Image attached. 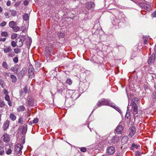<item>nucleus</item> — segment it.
Here are the masks:
<instances>
[{
	"mask_svg": "<svg viewBox=\"0 0 156 156\" xmlns=\"http://www.w3.org/2000/svg\"><path fill=\"white\" fill-rule=\"evenodd\" d=\"M102 105H108L112 107H116L115 104L109 102L104 99H101V101H98L97 103V105L98 107L101 106Z\"/></svg>",
	"mask_w": 156,
	"mask_h": 156,
	"instance_id": "f257e3e1",
	"label": "nucleus"
},
{
	"mask_svg": "<svg viewBox=\"0 0 156 156\" xmlns=\"http://www.w3.org/2000/svg\"><path fill=\"white\" fill-rule=\"evenodd\" d=\"M23 146L20 144H17L15 147V151L16 154L20 153L23 149Z\"/></svg>",
	"mask_w": 156,
	"mask_h": 156,
	"instance_id": "f03ea898",
	"label": "nucleus"
},
{
	"mask_svg": "<svg viewBox=\"0 0 156 156\" xmlns=\"http://www.w3.org/2000/svg\"><path fill=\"white\" fill-rule=\"evenodd\" d=\"M133 114L134 117H137L140 116L142 114L141 110H138V108H133Z\"/></svg>",
	"mask_w": 156,
	"mask_h": 156,
	"instance_id": "7ed1b4c3",
	"label": "nucleus"
},
{
	"mask_svg": "<svg viewBox=\"0 0 156 156\" xmlns=\"http://www.w3.org/2000/svg\"><path fill=\"white\" fill-rule=\"evenodd\" d=\"M35 101L32 98L30 97L28 99V103L29 106L34 107L36 105Z\"/></svg>",
	"mask_w": 156,
	"mask_h": 156,
	"instance_id": "20e7f679",
	"label": "nucleus"
},
{
	"mask_svg": "<svg viewBox=\"0 0 156 156\" xmlns=\"http://www.w3.org/2000/svg\"><path fill=\"white\" fill-rule=\"evenodd\" d=\"M34 70L32 66H30L28 70L29 76L30 78H32L34 77Z\"/></svg>",
	"mask_w": 156,
	"mask_h": 156,
	"instance_id": "39448f33",
	"label": "nucleus"
},
{
	"mask_svg": "<svg viewBox=\"0 0 156 156\" xmlns=\"http://www.w3.org/2000/svg\"><path fill=\"white\" fill-rule=\"evenodd\" d=\"M123 129V128L122 125L118 126L115 130V133L116 134H121L122 133Z\"/></svg>",
	"mask_w": 156,
	"mask_h": 156,
	"instance_id": "423d86ee",
	"label": "nucleus"
},
{
	"mask_svg": "<svg viewBox=\"0 0 156 156\" xmlns=\"http://www.w3.org/2000/svg\"><path fill=\"white\" fill-rule=\"evenodd\" d=\"M107 153L109 155H112L115 151V147L112 146L109 147L107 149Z\"/></svg>",
	"mask_w": 156,
	"mask_h": 156,
	"instance_id": "0eeeda50",
	"label": "nucleus"
},
{
	"mask_svg": "<svg viewBox=\"0 0 156 156\" xmlns=\"http://www.w3.org/2000/svg\"><path fill=\"white\" fill-rule=\"evenodd\" d=\"M129 136L132 137L136 133V129L134 126H132L129 129Z\"/></svg>",
	"mask_w": 156,
	"mask_h": 156,
	"instance_id": "6e6552de",
	"label": "nucleus"
},
{
	"mask_svg": "<svg viewBox=\"0 0 156 156\" xmlns=\"http://www.w3.org/2000/svg\"><path fill=\"white\" fill-rule=\"evenodd\" d=\"M155 58V55L154 54H152L149 57V58L148 59V63L149 65L152 64V63L154 62Z\"/></svg>",
	"mask_w": 156,
	"mask_h": 156,
	"instance_id": "1a4fd4ad",
	"label": "nucleus"
},
{
	"mask_svg": "<svg viewBox=\"0 0 156 156\" xmlns=\"http://www.w3.org/2000/svg\"><path fill=\"white\" fill-rule=\"evenodd\" d=\"M27 126V125L26 126L25 125L21 126L20 127V128H19V129L21 131V133L23 134H25L27 132V129L26 127Z\"/></svg>",
	"mask_w": 156,
	"mask_h": 156,
	"instance_id": "9d476101",
	"label": "nucleus"
},
{
	"mask_svg": "<svg viewBox=\"0 0 156 156\" xmlns=\"http://www.w3.org/2000/svg\"><path fill=\"white\" fill-rule=\"evenodd\" d=\"M94 6V4L93 2L87 3L86 5V7L87 9H91Z\"/></svg>",
	"mask_w": 156,
	"mask_h": 156,
	"instance_id": "9b49d317",
	"label": "nucleus"
},
{
	"mask_svg": "<svg viewBox=\"0 0 156 156\" xmlns=\"http://www.w3.org/2000/svg\"><path fill=\"white\" fill-rule=\"evenodd\" d=\"M9 124V121L8 120H6L4 123L3 126V129L4 130H6L8 128Z\"/></svg>",
	"mask_w": 156,
	"mask_h": 156,
	"instance_id": "f8f14e48",
	"label": "nucleus"
},
{
	"mask_svg": "<svg viewBox=\"0 0 156 156\" xmlns=\"http://www.w3.org/2000/svg\"><path fill=\"white\" fill-rule=\"evenodd\" d=\"M3 140L5 142H7L9 140V137L7 133L4 134L3 136Z\"/></svg>",
	"mask_w": 156,
	"mask_h": 156,
	"instance_id": "ddd939ff",
	"label": "nucleus"
},
{
	"mask_svg": "<svg viewBox=\"0 0 156 156\" xmlns=\"http://www.w3.org/2000/svg\"><path fill=\"white\" fill-rule=\"evenodd\" d=\"M128 140V137L127 136H123L121 140V142L122 144H126Z\"/></svg>",
	"mask_w": 156,
	"mask_h": 156,
	"instance_id": "4468645a",
	"label": "nucleus"
},
{
	"mask_svg": "<svg viewBox=\"0 0 156 156\" xmlns=\"http://www.w3.org/2000/svg\"><path fill=\"white\" fill-rule=\"evenodd\" d=\"M119 140V137L117 136H114L111 139L112 142L114 144L117 143Z\"/></svg>",
	"mask_w": 156,
	"mask_h": 156,
	"instance_id": "2eb2a0df",
	"label": "nucleus"
},
{
	"mask_svg": "<svg viewBox=\"0 0 156 156\" xmlns=\"http://www.w3.org/2000/svg\"><path fill=\"white\" fill-rule=\"evenodd\" d=\"M12 51L11 47L10 46L6 47L3 49V51L5 53H8Z\"/></svg>",
	"mask_w": 156,
	"mask_h": 156,
	"instance_id": "dca6fc26",
	"label": "nucleus"
},
{
	"mask_svg": "<svg viewBox=\"0 0 156 156\" xmlns=\"http://www.w3.org/2000/svg\"><path fill=\"white\" fill-rule=\"evenodd\" d=\"M10 78L12 79V81L13 83H15L17 81V78L13 74L10 75Z\"/></svg>",
	"mask_w": 156,
	"mask_h": 156,
	"instance_id": "f3484780",
	"label": "nucleus"
},
{
	"mask_svg": "<svg viewBox=\"0 0 156 156\" xmlns=\"http://www.w3.org/2000/svg\"><path fill=\"white\" fill-rule=\"evenodd\" d=\"M16 25L15 22L13 21H11L9 23V25L10 27L12 29L16 26Z\"/></svg>",
	"mask_w": 156,
	"mask_h": 156,
	"instance_id": "a211bd4d",
	"label": "nucleus"
},
{
	"mask_svg": "<svg viewBox=\"0 0 156 156\" xmlns=\"http://www.w3.org/2000/svg\"><path fill=\"white\" fill-rule=\"evenodd\" d=\"M10 118L12 121L15 120L16 119V116L13 114L11 113L10 115Z\"/></svg>",
	"mask_w": 156,
	"mask_h": 156,
	"instance_id": "6ab92c4d",
	"label": "nucleus"
},
{
	"mask_svg": "<svg viewBox=\"0 0 156 156\" xmlns=\"http://www.w3.org/2000/svg\"><path fill=\"white\" fill-rule=\"evenodd\" d=\"M12 29L13 31L15 32H17L20 30V27L18 26H15Z\"/></svg>",
	"mask_w": 156,
	"mask_h": 156,
	"instance_id": "aec40b11",
	"label": "nucleus"
},
{
	"mask_svg": "<svg viewBox=\"0 0 156 156\" xmlns=\"http://www.w3.org/2000/svg\"><path fill=\"white\" fill-rule=\"evenodd\" d=\"M23 41L21 39H20V40L18 41L17 42V43H18V45L17 47H20L23 45Z\"/></svg>",
	"mask_w": 156,
	"mask_h": 156,
	"instance_id": "412c9836",
	"label": "nucleus"
},
{
	"mask_svg": "<svg viewBox=\"0 0 156 156\" xmlns=\"http://www.w3.org/2000/svg\"><path fill=\"white\" fill-rule=\"evenodd\" d=\"M138 147L139 146L138 145L133 143L132 144V146L131 147V150H133L134 149V148L137 149L138 148Z\"/></svg>",
	"mask_w": 156,
	"mask_h": 156,
	"instance_id": "4be33fe9",
	"label": "nucleus"
},
{
	"mask_svg": "<svg viewBox=\"0 0 156 156\" xmlns=\"http://www.w3.org/2000/svg\"><path fill=\"white\" fill-rule=\"evenodd\" d=\"M64 85L62 84L61 86L58 87V90L59 91H62L63 90H64Z\"/></svg>",
	"mask_w": 156,
	"mask_h": 156,
	"instance_id": "5701e85b",
	"label": "nucleus"
},
{
	"mask_svg": "<svg viewBox=\"0 0 156 156\" xmlns=\"http://www.w3.org/2000/svg\"><path fill=\"white\" fill-rule=\"evenodd\" d=\"M10 12L12 16H15L16 14V12L14 10H10Z\"/></svg>",
	"mask_w": 156,
	"mask_h": 156,
	"instance_id": "b1692460",
	"label": "nucleus"
},
{
	"mask_svg": "<svg viewBox=\"0 0 156 156\" xmlns=\"http://www.w3.org/2000/svg\"><path fill=\"white\" fill-rule=\"evenodd\" d=\"M1 35L2 37H7L8 35V34L6 31H4L1 33Z\"/></svg>",
	"mask_w": 156,
	"mask_h": 156,
	"instance_id": "393cba45",
	"label": "nucleus"
},
{
	"mask_svg": "<svg viewBox=\"0 0 156 156\" xmlns=\"http://www.w3.org/2000/svg\"><path fill=\"white\" fill-rule=\"evenodd\" d=\"M4 153V147H0V155H2Z\"/></svg>",
	"mask_w": 156,
	"mask_h": 156,
	"instance_id": "a878e982",
	"label": "nucleus"
},
{
	"mask_svg": "<svg viewBox=\"0 0 156 156\" xmlns=\"http://www.w3.org/2000/svg\"><path fill=\"white\" fill-rule=\"evenodd\" d=\"M17 36V35L16 33H12L11 36V38L12 39H16Z\"/></svg>",
	"mask_w": 156,
	"mask_h": 156,
	"instance_id": "bb28decb",
	"label": "nucleus"
},
{
	"mask_svg": "<svg viewBox=\"0 0 156 156\" xmlns=\"http://www.w3.org/2000/svg\"><path fill=\"white\" fill-rule=\"evenodd\" d=\"M2 66L4 68L6 69H7L8 68V65L5 62H3Z\"/></svg>",
	"mask_w": 156,
	"mask_h": 156,
	"instance_id": "cd10ccee",
	"label": "nucleus"
},
{
	"mask_svg": "<svg viewBox=\"0 0 156 156\" xmlns=\"http://www.w3.org/2000/svg\"><path fill=\"white\" fill-rule=\"evenodd\" d=\"M23 19L26 21L27 20L29 19V17H28V14H26V13L24 14L23 15Z\"/></svg>",
	"mask_w": 156,
	"mask_h": 156,
	"instance_id": "c85d7f7f",
	"label": "nucleus"
},
{
	"mask_svg": "<svg viewBox=\"0 0 156 156\" xmlns=\"http://www.w3.org/2000/svg\"><path fill=\"white\" fill-rule=\"evenodd\" d=\"M11 70L14 73H16L18 70V69L16 66L11 67Z\"/></svg>",
	"mask_w": 156,
	"mask_h": 156,
	"instance_id": "c756f323",
	"label": "nucleus"
},
{
	"mask_svg": "<svg viewBox=\"0 0 156 156\" xmlns=\"http://www.w3.org/2000/svg\"><path fill=\"white\" fill-rule=\"evenodd\" d=\"M23 91L25 94H27L28 91V87L27 86H26L23 88Z\"/></svg>",
	"mask_w": 156,
	"mask_h": 156,
	"instance_id": "7c9ffc66",
	"label": "nucleus"
},
{
	"mask_svg": "<svg viewBox=\"0 0 156 156\" xmlns=\"http://www.w3.org/2000/svg\"><path fill=\"white\" fill-rule=\"evenodd\" d=\"M14 51L17 54L20 52L21 50L19 48H17L14 49Z\"/></svg>",
	"mask_w": 156,
	"mask_h": 156,
	"instance_id": "2f4dec72",
	"label": "nucleus"
},
{
	"mask_svg": "<svg viewBox=\"0 0 156 156\" xmlns=\"http://www.w3.org/2000/svg\"><path fill=\"white\" fill-rule=\"evenodd\" d=\"M130 106L133 108L137 107V106L136 105V104L134 101L132 102L130 104Z\"/></svg>",
	"mask_w": 156,
	"mask_h": 156,
	"instance_id": "473e14b6",
	"label": "nucleus"
},
{
	"mask_svg": "<svg viewBox=\"0 0 156 156\" xmlns=\"http://www.w3.org/2000/svg\"><path fill=\"white\" fill-rule=\"evenodd\" d=\"M66 82L69 85H70L72 83V80L68 78L66 80Z\"/></svg>",
	"mask_w": 156,
	"mask_h": 156,
	"instance_id": "72a5a7b5",
	"label": "nucleus"
},
{
	"mask_svg": "<svg viewBox=\"0 0 156 156\" xmlns=\"http://www.w3.org/2000/svg\"><path fill=\"white\" fill-rule=\"evenodd\" d=\"M23 119L22 117H20L19 119L18 122L20 124H23Z\"/></svg>",
	"mask_w": 156,
	"mask_h": 156,
	"instance_id": "f704fd0d",
	"label": "nucleus"
},
{
	"mask_svg": "<svg viewBox=\"0 0 156 156\" xmlns=\"http://www.w3.org/2000/svg\"><path fill=\"white\" fill-rule=\"evenodd\" d=\"M11 45L13 47H15L16 45V43L14 41H12L11 43Z\"/></svg>",
	"mask_w": 156,
	"mask_h": 156,
	"instance_id": "c9c22d12",
	"label": "nucleus"
},
{
	"mask_svg": "<svg viewBox=\"0 0 156 156\" xmlns=\"http://www.w3.org/2000/svg\"><path fill=\"white\" fill-rule=\"evenodd\" d=\"M12 150L11 149H9L8 150L6 151V153L8 155L10 154H11Z\"/></svg>",
	"mask_w": 156,
	"mask_h": 156,
	"instance_id": "e433bc0d",
	"label": "nucleus"
},
{
	"mask_svg": "<svg viewBox=\"0 0 156 156\" xmlns=\"http://www.w3.org/2000/svg\"><path fill=\"white\" fill-rule=\"evenodd\" d=\"M7 23L5 21H3L0 24L1 27H4L6 25Z\"/></svg>",
	"mask_w": 156,
	"mask_h": 156,
	"instance_id": "4c0bfd02",
	"label": "nucleus"
},
{
	"mask_svg": "<svg viewBox=\"0 0 156 156\" xmlns=\"http://www.w3.org/2000/svg\"><path fill=\"white\" fill-rule=\"evenodd\" d=\"M80 151L82 152H84L86 151V148L85 147H82L80 149Z\"/></svg>",
	"mask_w": 156,
	"mask_h": 156,
	"instance_id": "58836bf2",
	"label": "nucleus"
},
{
	"mask_svg": "<svg viewBox=\"0 0 156 156\" xmlns=\"http://www.w3.org/2000/svg\"><path fill=\"white\" fill-rule=\"evenodd\" d=\"M18 59L17 57H15L13 59V62L15 63H17L18 62Z\"/></svg>",
	"mask_w": 156,
	"mask_h": 156,
	"instance_id": "ea45409f",
	"label": "nucleus"
},
{
	"mask_svg": "<svg viewBox=\"0 0 156 156\" xmlns=\"http://www.w3.org/2000/svg\"><path fill=\"white\" fill-rule=\"evenodd\" d=\"M152 97L154 99H156V91H154L153 93Z\"/></svg>",
	"mask_w": 156,
	"mask_h": 156,
	"instance_id": "a19ab883",
	"label": "nucleus"
},
{
	"mask_svg": "<svg viewBox=\"0 0 156 156\" xmlns=\"http://www.w3.org/2000/svg\"><path fill=\"white\" fill-rule=\"evenodd\" d=\"M38 119L37 118L34 119L33 121V122L34 123H37L38 122Z\"/></svg>",
	"mask_w": 156,
	"mask_h": 156,
	"instance_id": "79ce46f5",
	"label": "nucleus"
},
{
	"mask_svg": "<svg viewBox=\"0 0 156 156\" xmlns=\"http://www.w3.org/2000/svg\"><path fill=\"white\" fill-rule=\"evenodd\" d=\"M3 74L4 76L6 78L7 77L9 76V73H7L5 72H4Z\"/></svg>",
	"mask_w": 156,
	"mask_h": 156,
	"instance_id": "37998d69",
	"label": "nucleus"
},
{
	"mask_svg": "<svg viewBox=\"0 0 156 156\" xmlns=\"http://www.w3.org/2000/svg\"><path fill=\"white\" fill-rule=\"evenodd\" d=\"M5 99L7 101H9L10 100V98L9 96L8 95H6L5 97Z\"/></svg>",
	"mask_w": 156,
	"mask_h": 156,
	"instance_id": "c03bdc74",
	"label": "nucleus"
},
{
	"mask_svg": "<svg viewBox=\"0 0 156 156\" xmlns=\"http://www.w3.org/2000/svg\"><path fill=\"white\" fill-rule=\"evenodd\" d=\"M25 108H18L17 110L18 112L23 111L24 110Z\"/></svg>",
	"mask_w": 156,
	"mask_h": 156,
	"instance_id": "a18cd8bd",
	"label": "nucleus"
},
{
	"mask_svg": "<svg viewBox=\"0 0 156 156\" xmlns=\"http://www.w3.org/2000/svg\"><path fill=\"white\" fill-rule=\"evenodd\" d=\"M141 153L138 151H136L135 152L136 156H140Z\"/></svg>",
	"mask_w": 156,
	"mask_h": 156,
	"instance_id": "49530a36",
	"label": "nucleus"
},
{
	"mask_svg": "<svg viewBox=\"0 0 156 156\" xmlns=\"http://www.w3.org/2000/svg\"><path fill=\"white\" fill-rule=\"evenodd\" d=\"M20 3V1H19L18 2H17L16 3H15L14 4V6L15 7H17L18 6Z\"/></svg>",
	"mask_w": 156,
	"mask_h": 156,
	"instance_id": "de8ad7c7",
	"label": "nucleus"
},
{
	"mask_svg": "<svg viewBox=\"0 0 156 156\" xmlns=\"http://www.w3.org/2000/svg\"><path fill=\"white\" fill-rule=\"evenodd\" d=\"M24 70L23 69L20 72L19 74L21 75H23L24 73Z\"/></svg>",
	"mask_w": 156,
	"mask_h": 156,
	"instance_id": "09e8293b",
	"label": "nucleus"
},
{
	"mask_svg": "<svg viewBox=\"0 0 156 156\" xmlns=\"http://www.w3.org/2000/svg\"><path fill=\"white\" fill-rule=\"evenodd\" d=\"M151 16L152 17H156V11L154 12L152 14Z\"/></svg>",
	"mask_w": 156,
	"mask_h": 156,
	"instance_id": "8fccbe9b",
	"label": "nucleus"
},
{
	"mask_svg": "<svg viewBox=\"0 0 156 156\" xmlns=\"http://www.w3.org/2000/svg\"><path fill=\"white\" fill-rule=\"evenodd\" d=\"M150 7H151L150 6H145L144 7L145 9H147V10H150V9H149Z\"/></svg>",
	"mask_w": 156,
	"mask_h": 156,
	"instance_id": "3c124183",
	"label": "nucleus"
},
{
	"mask_svg": "<svg viewBox=\"0 0 156 156\" xmlns=\"http://www.w3.org/2000/svg\"><path fill=\"white\" fill-rule=\"evenodd\" d=\"M24 92H23V90H20V96L23 95Z\"/></svg>",
	"mask_w": 156,
	"mask_h": 156,
	"instance_id": "603ef678",
	"label": "nucleus"
},
{
	"mask_svg": "<svg viewBox=\"0 0 156 156\" xmlns=\"http://www.w3.org/2000/svg\"><path fill=\"white\" fill-rule=\"evenodd\" d=\"M6 38H0V42L1 41H2L3 42H4L6 40Z\"/></svg>",
	"mask_w": 156,
	"mask_h": 156,
	"instance_id": "864d4df0",
	"label": "nucleus"
},
{
	"mask_svg": "<svg viewBox=\"0 0 156 156\" xmlns=\"http://www.w3.org/2000/svg\"><path fill=\"white\" fill-rule=\"evenodd\" d=\"M23 4L25 5H27L28 4V2L27 1H25Z\"/></svg>",
	"mask_w": 156,
	"mask_h": 156,
	"instance_id": "5fc2aeb1",
	"label": "nucleus"
},
{
	"mask_svg": "<svg viewBox=\"0 0 156 156\" xmlns=\"http://www.w3.org/2000/svg\"><path fill=\"white\" fill-rule=\"evenodd\" d=\"M115 109L117 110L120 113H121V111L119 110V108H115Z\"/></svg>",
	"mask_w": 156,
	"mask_h": 156,
	"instance_id": "6e6d98bb",
	"label": "nucleus"
},
{
	"mask_svg": "<svg viewBox=\"0 0 156 156\" xmlns=\"http://www.w3.org/2000/svg\"><path fill=\"white\" fill-rule=\"evenodd\" d=\"M8 55L9 56H10V57H12L14 56V55L13 54H12L10 53Z\"/></svg>",
	"mask_w": 156,
	"mask_h": 156,
	"instance_id": "4d7b16f0",
	"label": "nucleus"
},
{
	"mask_svg": "<svg viewBox=\"0 0 156 156\" xmlns=\"http://www.w3.org/2000/svg\"><path fill=\"white\" fill-rule=\"evenodd\" d=\"M129 113H126V117L127 119H129Z\"/></svg>",
	"mask_w": 156,
	"mask_h": 156,
	"instance_id": "13d9d810",
	"label": "nucleus"
},
{
	"mask_svg": "<svg viewBox=\"0 0 156 156\" xmlns=\"http://www.w3.org/2000/svg\"><path fill=\"white\" fill-rule=\"evenodd\" d=\"M8 101V105H9V106L11 107L12 106V103H11V102L10 101Z\"/></svg>",
	"mask_w": 156,
	"mask_h": 156,
	"instance_id": "bf43d9fd",
	"label": "nucleus"
},
{
	"mask_svg": "<svg viewBox=\"0 0 156 156\" xmlns=\"http://www.w3.org/2000/svg\"><path fill=\"white\" fill-rule=\"evenodd\" d=\"M10 5V1H8L7 3V5L8 6H9Z\"/></svg>",
	"mask_w": 156,
	"mask_h": 156,
	"instance_id": "052dcab7",
	"label": "nucleus"
},
{
	"mask_svg": "<svg viewBox=\"0 0 156 156\" xmlns=\"http://www.w3.org/2000/svg\"><path fill=\"white\" fill-rule=\"evenodd\" d=\"M4 81L2 79H0V84L4 83Z\"/></svg>",
	"mask_w": 156,
	"mask_h": 156,
	"instance_id": "680f3d73",
	"label": "nucleus"
},
{
	"mask_svg": "<svg viewBox=\"0 0 156 156\" xmlns=\"http://www.w3.org/2000/svg\"><path fill=\"white\" fill-rule=\"evenodd\" d=\"M0 85L2 87L4 88V83H1V84H0Z\"/></svg>",
	"mask_w": 156,
	"mask_h": 156,
	"instance_id": "e2e57ef3",
	"label": "nucleus"
},
{
	"mask_svg": "<svg viewBox=\"0 0 156 156\" xmlns=\"http://www.w3.org/2000/svg\"><path fill=\"white\" fill-rule=\"evenodd\" d=\"M4 15L5 16H9V14L8 12H5V13H4Z\"/></svg>",
	"mask_w": 156,
	"mask_h": 156,
	"instance_id": "0e129e2a",
	"label": "nucleus"
},
{
	"mask_svg": "<svg viewBox=\"0 0 156 156\" xmlns=\"http://www.w3.org/2000/svg\"><path fill=\"white\" fill-rule=\"evenodd\" d=\"M138 100H139V99H138V98H134V100L135 101H138Z\"/></svg>",
	"mask_w": 156,
	"mask_h": 156,
	"instance_id": "69168bd1",
	"label": "nucleus"
},
{
	"mask_svg": "<svg viewBox=\"0 0 156 156\" xmlns=\"http://www.w3.org/2000/svg\"><path fill=\"white\" fill-rule=\"evenodd\" d=\"M2 11V8L0 6V12H1Z\"/></svg>",
	"mask_w": 156,
	"mask_h": 156,
	"instance_id": "338daca9",
	"label": "nucleus"
},
{
	"mask_svg": "<svg viewBox=\"0 0 156 156\" xmlns=\"http://www.w3.org/2000/svg\"><path fill=\"white\" fill-rule=\"evenodd\" d=\"M147 43V41L146 40H144V43L145 44H146Z\"/></svg>",
	"mask_w": 156,
	"mask_h": 156,
	"instance_id": "774afa93",
	"label": "nucleus"
}]
</instances>
